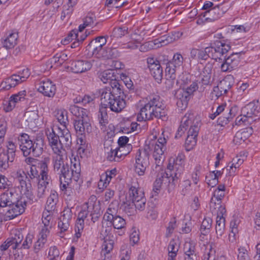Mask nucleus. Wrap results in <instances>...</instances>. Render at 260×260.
Instances as JSON below:
<instances>
[{
    "label": "nucleus",
    "instance_id": "1",
    "mask_svg": "<svg viewBox=\"0 0 260 260\" xmlns=\"http://www.w3.org/2000/svg\"><path fill=\"white\" fill-rule=\"evenodd\" d=\"M140 108L137 119L139 121L150 120L154 117L164 120L166 112L159 96L152 95L140 101Z\"/></svg>",
    "mask_w": 260,
    "mask_h": 260
},
{
    "label": "nucleus",
    "instance_id": "2",
    "mask_svg": "<svg viewBox=\"0 0 260 260\" xmlns=\"http://www.w3.org/2000/svg\"><path fill=\"white\" fill-rule=\"evenodd\" d=\"M52 161L54 171L59 175H63L68 180L74 177V180L78 181L80 172V165L78 160L72 155L71 159V167L64 165L63 155L65 152L54 153Z\"/></svg>",
    "mask_w": 260,
    "mask_h": 260
},
{
    "label": "nucleus",
    "instance_id": "3",
    "mask_svg": "<svg viewBox=\"0 0 260 260\" xmlns=\"http://www.w3.org/2000/svg\"><path fill=\"white\" fill-rule=\"evenodd\" d=\"M46 133L49 142L54 153L65 152L66 149H69L72 144V137L68 129L58 132V135L55 133L54 128L51 127L46 130Z\"/></svg>",
    "mask_w": 260,
    "mask_h": 260
},
{
    "label": "nucleus",
    "instance_id": "4",
    "mask_svg": "<svg viewBox=\"0 0 260 260\" xmlns=\"http://www.w3.org/2000/svg\"><path fill=\"white\" fill-rule=\"evenodd\" d=\"M19 148L24 156L32 155L37 157L43 152V143L42 140L33 142L30 139L29 136L25 133H22L17 138Z\"/></svg>",
    "mask_w": 260,
    "mask_h": 260
},
{
    "label": "nucleus",
    "instance_id": "5",
    "mask_svg": "<svg viewBox=\"0 0 260 260\" xmlns=\"http://www.w3.org/2000/svg\"><path fill=\"white\" fill-rule=\"evenodd\" d=\"M200 125V120L196 115L192 112H188L182 117L181 124L178 129L175 137L176 138L181 137L187 127H189L187 136L197 138Z\"/></svg>",
    "mask_w": 260,
    "mask_h": 260
},
{
    "label": "nucleus",
    "instance_id": "6",
    "mask_svg": "<svg viewBox=\"0 0 260 260\" xmlns=\"http://www.w3.org/2000/svg\"><path fill=\"white\" fill-rule=\"evenodd\" d=\"M101 104L115 113L121 112L125 107V101L120 96L113 93L111 89H104L101 95Z\"/></svg>",
    "mask_w": 260,
    "mask_h": 260
},
{
    "label": "nucleus",
    "instance_id": "7",
    "mask_svg": "<svg viewBox=\"0 0 260 260\" xmlns=\"http://www.w3.org/2000/svg\"><path fill=\"white\" fill-rule=\"evenodd\" d=\"M167 139L160 137L157 140L149 141V149L152 152V156L156 166L160 167L165 159V152L166 151Z\"/></svg>",
    "mask_w": 260,
    "mask_h": 260
},
{
    "label": "nucleus",
    "instance_id": "8",
    "mask_svg": "<svg viewBox=\"0 0 260 260\" xmlns=\"http://www.w3.org/2000/svg\"><path fill=\"white\" fill-rule=\"evenodd\" d=\"M16 147L13 143L9 142L7 150L0 147V171H6L9 167V162H13L15 157Z\"/></svg>",
    "mask_w": 260,
    "mask_h": 260
},
{
    "label": "nucleus",
    "instance_id": "9",
    "mask_svg": "<svg viewBox=\"0 0 260 260\" xmlns=\"http://www.w3.org/2000/svg\"><path fill=\"white\" fill-rule=\"evenodd\" d=\"M184 159V154L182 153H179L176 159L172 158L170 159L168 170L171 171L170 175L171 176L173 182L177 181L182 173Z\"/></svg>",
    "mask_w": 260,
    "mask_h": 260
},
{
    "label": "nucleus",
    "instance_id": "10",
    "mask_svg": "<svg viewBox=\"0 0 260 260\" xmlns=\"http://www.w3.org/2000/svg\"><path fill=\"white\" fill-rule=\"evenodd\" d=\"M149 165V154L146 149L138 150L136 154L135 172L139 176L145 174L146 168Z\"/></svg>",
    "mask_w": 260,
    "mask_h": 260
},
{
    "label": "nucleus",
    "instance_id": "11",
    "mask_svg": "<svg viewBox=\"0 0 260 260\" xmlns=\"http://www.w3.org/2000/svg\"><path fill=\"white\" fill-rule=\"evenodd\" d=\"M120 52L115 48H93L92 55L95 58L107 60L120 56Z\"/></svg>",
    "mask_w": 260,
    "mask_h": 260
},
{
    "label": "nucleus",
    "instance_id": "12",
    "mask_svg": "<svg viewBox=\"0 0 260 260\" xmlns=\"http://www.w3.org/2000/svg\"><path fill=\"white\" fill-rule=\"evenodd\" d=\"M26 207V202L22 199H17V201L9 206V209L7 211L5 215L6 220H11L17 216L22 214Z\"/></svg>",
    "mask_w": 260,
    "mask_h": 260
},
{
    "label": "nucleus",
    "instance_id": "13",
    "mask_svg": "<svg viewBox=\"0 0 260 260\" xmlns=\"http://www.w3.org/2000/svg\"><path fill=\"white\" fill-rule=\"evenodd\" d=\"M233 78L232 76H228L223 80L221 81L217 86L214 87L211 93L212 100H217L232 87V83Z\"/></svg>",
    "mask_w": 260,
    "mask_h": 260
},
{
    "label": "nucleus",
    "instance_id": "14",
    "mask_svg": "<svg viewBox=\"0 0 260 260\" xmlns=\"http://www.w3.org/2000/svg\"><path fill=\"white\" fill-rule=\"evenodd\" d=\"M110 228H103L101 233V238L103 239L104 242L102 245V254L106 255L110 253L113 249L115 241V238L110 233Z\"/></svg>",
    "mask_w": 260,
    "mask_h": 260
},
{
    "label": "nucleus",
    "instance_id": "15",
    "mask_svg": "<svg viewBox=\"0 0 260 260\" xmlns=\"http://www.w3.org/2000/svg\"><path fill=\"white\" fill-rule=\"evenodd\" d=\"M220 16L219 7L210 9L201 13L198 17L197 23L203 25L207 22L214 21Z\"/></svg>",
    "mask_w": 260,
    "mask_h": 260
},
{
    "label": "nucleus",
    "instance_id": "16",
    "mask_svg": "<svg viewBox=\"0 0 260 260\" xmlns=\"http://www.w3.org/2000/svg\"><path fill=\"white\" fill-rule=\"evenodd\" d=\"M215 213L217 214L215 226L216 237L220 238L223 235L225 231V216L226 215L225 206H219L218 210Z\"/></svg>",
    "mask_w": 260,
    "mask_h": 260
},
{
    "label": "nucleus",
    "instance_id": "17",
    "mask_svg": "<svg viewBox=\"0 0 260 260\" xmlns=\"http://www.w3.org/2000/svg\"><path fill=\"white\" fill-rule=\"evenodd\" d=\"M147 62L151 75L157 82L160 81L162 78L163 72L159 61L153 57H148Z\"/></svg>",
    "mask_w": 260,
    "mask_h": 260
},
{
    "label": "nucleus",
    "instance_id": "18",
    "mask_svg": "<svg viewBox=\"0 0 260 260\" xmlns=\"http://www.w3.org/2000/svg\"><path fill=\"white\" fill-rule=\"evenodd\" d=\"M20 198V195L14 190H9L3 192L0 195V208L11 206Z\"/></svg>",
    "mask_w": 260,
    "mask_h": 260
},
{
    "label": "nucleus",
    "instance_id": "19",
    "mask_svg": "<svg viewBox=\"0 0 260 260\" xmlns=\"http://www.w3.org/2000/svg\"><path fill=\"white\" fill-rule=\"evenodd\" d=\"M38 90L44 96L53 97L56 91V85L49 79L42 80L39 84Z\"/></svg>",
    "mask_w": 260,
    "mask_h": 260
},
{
    "label": "nucleus",
    "instance_id": "20",
    "mask_svg": "<svg viewBox=\"0 0 260 260\" xmlns=\"http://www.w3.org/2000/svg\"><path fill=\"white\" fill-rule=\"evenodd\" d=\"M74 128L77 135L89 133L91 129L89 117H84L83 118L75 120Z\"/></svg>",
    "mask_w": 260,
    "mask_h": 260
},
{
    "label": "nucleus",
    "instance_id": "21",
    "mask_svg": "<svg viewBox=\"0 0 260 260\" xmlns=\"http://www.w3.org/2000/svg\"><path fill=\"white\" fill-rule=\"evenodd\" d=\"M26 93V92L25 90H22L16 94L12 95L9 100L6 101L4 105V109L5 111L6 112L12 111L15 107L17 103L25 99Z\"/></svg>",
    "mask_w": 260,
    "mask_h": 260
},
{
    "label": "nucleus",
    "instance_id": "22",
    "mask_svg": "<svg viewBox=\"0 0 260 260\" xmlns=\"http://www.w3.org/2000/svg\"><path fill=\"white\" fill-rule=\"evenodd\" d=\"M175 96L177 99L176 104L178 107L181 110L185 109L187 107L190 95L185 90V88L178 89Z\"/></svg>",
    "mask_w": 260,
    "mask_h": 260
},
{
    "label": "nucleus",
    "instance_id": "23",
    "mask_svg": "<svg viewBox=\"0 0 260 260\" xmlns=\"http://www.w3.org/2000/svg\"><path fill=\"white\" fill-rule=\"evenodd\" d=\"M23 236L20 233L15 234L14 237L8 238L0 246V249L2 251H5L12 246L13 249H19V244L22 240Z\"/></svg>",
    "mask_w": 260,
    "mask_h": 260
},
{
    "label": "nucleus",
    "instance_id": "24",
    "mask_svg": "<svg viewBox=\"0 0 260 260\" xmlns=\"http://www.w3.org/2000/svg\"><path fill=\"white\" fill-rule=\"evenodd\" d=\"M90 34V32L87 34V31H86L85 35H81L79 36L77 30H73L70 32L68 37L62 40L61 42L63 45H67L69 42L74 39L77 40L78 42H74L72 45V47H75L77 44H79V42H82Z\"/></svg>",
    "mask_w": 260,
    "mask_h": 260
},
{
    "label": "nucleus",
    "instance_id": "25",
    "mask_svg": "<svg viewBox=\"0 0 260 260\" xmlns=\"http://www.w3.org/2000/svg\"><path fill=\"white\" fill-rule=\"evenodd\" d=\"M224 195V192L215 190L214 191L210 203V208L212 213L217 212L219 206H223L220 205V203Z\"/></svg>",
    "mask_w": 260,
    "mask_h": 260
},
{
    "label": "nucleus",
    "instance_id": "26",
    "mask_svg": "<svg viewBox=\"0 0 260 260\" xmlns=\"http://www.w3.org/2000/svg\"><path fill=\"white\" fill-rule=\"evenodd\" d=\"M91 64L89 61L86 60L74 61L71 64V69L73 72L75 73H81L90 70L91 68Z\"/></svg>",
    "mask_w": 260,
    "mask_h": 260
},
{
    "label": "nucleus",
    "instance_id": "27",
    "mask_svg": "<svg viewBox=\"0 0 260 260\" xmlns=\"http://www.w3.org/2000/svg\"><path fill=\"white\" fill-rule=\"evenodd\" d=\"M89 202L86 203L82 207V210L79 212L78 215V218L76 221V228H79V230H83L84 226V220L87 217L89 213L88 209L89 208ZM91 205V203H90Z\"/></svg>",
    "mask_w": 260,
    "mask_h": 260
},
{
    "label": "nucleus",
    "instance_id": "28",
    "mask_svg": "<svg viewBox=\"0 0 260 260\" xmlns=\"http://www.w3.org/2000/svg\"><path fill=\"white\" fill-rule=\"evenodd\" d=\"M259 113V109L258 106L254 103H249L242 108L241 110L242 115L247 118L257 116Z\"/></svg>",
    "mask_w": 260,
    "mask_h": 260
},
{
    "label": "nucleus",
    "instance_id": "29",
    "mask_svg": "<svg viewBox=\"0 0 260 260\" xmlns=\"http://www.w3.org/2000/svg\"><path fill=\"white\" fill-rule=\"evenodd\" d=\"M18 34L16 32H8L3 41V46L6 49H12L17 44Z\"/></svg>",
    "mask_w": 260,
    "mask_h": 260
},
{
    "label": "nucleus",
    "instance_id": "30",
    "mask_svg": "<svg viewBox=\"0 0 260 260\" xmlns=\"http://www.w3.org/2000/svg\"><path fill=\"white\" fill-rule=\"evenodd\" d=\"M58 202V196L57 192L54 190H51L50 194L47 198L45 210L49 212H53L56 209V204Z\"/></svg>",
    "mask_w": 260,
    "mask_h": 260
},
{
    "label": "nucleus",
    "instance_id": "31",
    "mask_svg": "<svg viewBox=\"0 0 260 260\" xmlns=\"http://www.w3.org/2000/svg\"><path fill=\"white\" fill-rule=\"evenodd\" d=\"M77 2V0H69L67 4L63 6L60 16L62 21H67L70 18L73 11V7Z\"/></svg>",
    "mask_w": 260,
    "mask_h": 260
},
{
    "label": "nucleus",
    "instance_id": "32",
    "mask_svg": "<svg viewBox=\"0 0 260 260\" xmlns=\"http://www.w3.org/2000/svg\"><path fill=\"white\" fill-rule=\"evenodd\" d=\"M20 79L21 78L17 76V75H13L3 81L1 84L0 87L3 89L9 90L12 87H14L20 83V82L19 80V79Z\"/></svg>",
    "mask_w": 260,
    "mask_h": 260
},
{
    "label": "nucleus",
    "instance_id": "33",
    "mask_svg": "<svg viewBox=\"0 0 260 260\" xmlns=\"http://www.w3.org/2000/svg\"><path fill=\"white\" fill-rule=\"evenodd\" d=\"M215 48L218 56V59L220 61L222 60V57H224V55L230 50L231 46L221 41H217L215 43Z\"/></svg>",
    "mask_w": 260,
    "mask_h": 260
},
{
    "label": "nucleus",
    "instance_id": "34",
    "mask_svg": "<svg viewBox=\"0 0 260 260\" xmlns=\"http://www.w3.org/2000/svg\"><path fill=\"white\" fill-rule=\"evenodd\" d=\"M56 118L60 123V125L58 126V131H62L63 129H68L67 128V125L69 123V121L67 116V112L60 110L57 112L56 115Z\"/></svg>",
    "mask_w": 260,
    "mask_h": 260
},
{
    "label": "nucleus",
    "instance_id": "35",
    "mask_svg": "<svg viewBox=\"0 0 260 260\" xmlns=\"http://www.w3.org/2000/svg\"><path fill=\"white\" fill-rule=\"evenodd\" d=\"M121 208L128 216L134 215L136 213V209L132 201L128 200L127 197L121 200Z\"/></svg>",
    "mask_w": 260,
    "mask_h": 260
},
{
    "label": "nucleus",
    "instance_id": "36",
    "mask_svg": "<svg viewBox=\"0 0 260 260\" xmlns=\"http://www.w3.org/2000/svg\"><path fill=\"white\" fill-rule=\"evenodd\" d=\"M129 200L133 201L134 200L138 199L139 197L144 194L143 189L140 187L138 184L132 185L128 191Z\"/></svg>",
    "mask_w": 260,
    "mask_h": 260
},
{
    "label": "nucleus",
    "instance_id": "37",
    "mask_svg": "<svg viewBox=\"0 0 260 260\" xmlns=\"http://www.w3.org/2000/svg\"><path fill=\"white\" fill-rule=\"evenodd\" d=\"M181 194L185 196L187 194H192L194 193V191L198 188L197 185L192 184L189 180L187 179L184 180L181 186Z\"/></svg>",
    "mask_w": 260,
    "mask_h": 260
},
{
    "label": "nucleus",
    "instance_id": "38",
    "mask_svg": "<svg viewBox=\"0 0 260 260\" xmlns=\"http://www.w3.org/2000/svg\"><path fill=\"white\" fill-rule=\"evenodd\" d=\"M50 159L49 157H45L43 160L39 162L40 168L41 170L40 179L50 180V177L48 175V165L49 163Z\"/></svg>",
    "mask_w": 260,
    "mask_h": 260
},
{
    "label": "nucleus",
    "instance_id": "39",
    "mask_svg": "<svg viewBox=\"0 0 260 260\" xmlns=\"http://www.w3.org/2000/svg\"><path fill=\"white\" fill-rule=\"evenodd\" d=\"M69 110L72 114L78 117V119L83 118L84 117H89L87 115L88 111L86 109L75 105H71Z\"/></svg>",
    "mask_w": 260,
    "mask_h": 260
},
{
    "label": "nucleus",
    "instance_id": "40",
    "mask_svg": "<svg viewBox=\"0 0 260 260\" xmlns=\"http://www.w3.org/2000/svg\"><path fill=\"white\" fill-rule=\"evenodd\" d=\"M116 172L117 170L116 169L107 171L104 174L102 175L100 182H103V185L107 187L111 181V179L116 176Z\"/></svg>",
    "mask_w": 260,
    "mask_h": 260
},
{
    "label": "nucleus",
    "instance_id": "41",
    "mask_svg": "<svg viewBox=\"0 0 260 260\" xmlns=\"http://www.w3.org/2000/svg\"><path fill=\"white\" fill-rule=\"evenodd\" d=\"M204 49L192 48L190 50L189 59L190 60H206Z\"/></svg>",
    "mask_w": 260,
    "mask_h": 260
},
{
    "label": "nucleus",
    "instance_id": "42",
    "mask_svg": "<svg viewBox=\"0 0 260 260\" xmlns=\"http://www.w3.org/2000/svg\"><path fill=\"white\" fill-rule=\"evenodd\" d=\"M108 221H110L114 229L118 230H122L126 224L125 220L119 216H111V218H109Z\"/></svg>",
    "mask_w": 260,
    "mask_h": 260
},
{
    "label": "nucleus",
    "instance_id": "43",
    "mask_svg": "<svg viewBox=\"0 0 260 260\" xmlns=\"http://www.w3.org/2000/svg\"><path fill=\"white\" fill-rule=\"evenodd\" d=\"M49 180L43 179L39 180L37 187V197L39 198H44L47 191V186L49 183Z\"/></svg>",
    "mask_w": 260,
    "mask_h": 260
},
{
    "label": "nucleus",
    "instance_id": "44",
    "mask_svg": "<svg viewBox=\"0 0 260 260\" xmlns=\"http://www.w3.org/2000/svg\"><path fill=\"white\" fill-rule=\"evenodd\" d=\"M99 77L104 83H110L115 79L113 71L109 70H105L101 73Z\"/></svg>",
    "mask_w": 260,
    "mask_h": 260
},
{
    "label": "nucleus",
    "instance_id": "45",
    "mask_svg": "<svg viewBox=\"0 0 260 260\" xmlns=\"http://www.w3.org/2000/svg\"><path fill=\"white\" fill-rule=\"evenodd\" d=\"M162 173L161 174L160 176H157V178L156 179L154 183V186H153V190H155V192H156V190H159L160 188L161 185L163 183V182L165 180H169V182L171 183V180L172 181V179L171 178V176H170L169 177H167L166 176L168 175V174H164V175H162ZM175 181L174 182L172 181V183L173 184L175 183Z\"/></svg>",
    "mask_w": 260,
    "mask_h": 260
},
{
    "label": "nucleus",
    "instance_id": "46",
    "mask_svg": "<svg viewBox=\"0 0 260 260\" xmlns=\"http://www.w3.org/2000/svg\"><path fill=\"white\" fill-rule=\"evenodd\" d=\"M179 249L178 246L174 240H171L168 245V260H174Z\"/></svg>",
    "mask_w": 260,
    "mask_h": 260
},
{
    "label": "nucleus",
    "instance_id": "47",
    "mask_svg": "<svg viewBox=\"0 0 260 260\" xmlns=\"http://www.w3.org/2000/svg\"><path fill=\"white\" fill-rule=\"evenodd\" d=\"M212 223V220L210 218H205L204 219L200 228L201 233V238L202 235L206 236L209 233Z\"/></svg>",
    "mask_w": 260,
    "mask_h": 260
},
{
    "label": "nucleus",
    "instance_id": "48",
    "mask_svg": "<svg viewBox=\"0 0 260 260\" xmlns=\"http://www.w3.org/2000/svg\"><path fill=\"white\" fill-rule=\"evenodd\" d=\"M95 20V16L93 14H88L83 19V23L79 26V30L81 32L87 26H91Z\"/></svg>",
    "mask_w": 260,
    "mask_h": 260
},
{
    "label": "nucleus",
    "instance_id": "49",
    "mask_svg": "<svg viewBox=\"0 0 260 260\" xmlns=\"http://www.w3.org/2000/svg\"><path fill=\"white\" fill-rule=\"evenodd\" d=\"M132 40H133L128 42L127 44H124L123 48L131 50L137 48L138 44L140 43L142 38L139 36H137L136 34H134L132 36Z\"/></svg>",
    "mask_w": 260,
    "mask_h": 260
},
{
    "label": "nucleus",
    "instance_id": "50",
    "mask_svg": "<svg viewBox=\"0 0 260 260\" xmlns=\"http://www.w3.org/2000/svg\"><path fill=\"white\" fill-rule=\"evenodd\" d=\"M223 30L227 33L235 35L236 32H245L247 31L243 25H231L223 28Z\"/></svg>",
    "mask_w": 260,
    "mask_h": 260
},
{
    "label": "nucleus",
    "instance_id": "51",
    "mask_svg": "<svg viewBox=\"0 0 260 260\" xmlns=\"http://www.w3.org/2000/svg\"><path fill=\"white\" fill-rule=\"evenodd\" d=\"M107 158L110 161H120L123 159L122 157H120L118 147L113 149H111L110 151L107 153Z\"/></svg>",
    "mask_w": 260,
    "mask_h": 260
},
{
    "label": "nucleus",
    "instance_id": "52",
    "mask_svg": "<svg viewBox=\"0 0 260 260\" xmlns=\"http://www.w3.org/2000/svg\"><path fill=\"white\" fill-rule=\"evenodd\" d=\"M136 210L140 211H143L146 207V199L144 194L139 197L138 199L134 200L133 201Z\"/></svg>",
    "mask_w": 260,
    "mask_h": 260
},
{
    "label": "nucleus",
    "instance_id": "53",
    "mask_svg": "<svg viewBox=\"0 0 260 260\" xmlns=\"http://www.w3.org/2000/svg\"><path fill=\"white\" fill-rule=\"evenodd\" d=\"M107 39L105 37L100 36L92 40L89 45L93 48H102L106 45Z\"/></svg>",
    "mask_w": 260,
    "mask_h": 260
},
{
    "label": "nucleus",
    "instance_id": "54",
    "mask_svg": "<svg viewBox=\"0 0 260 260\" xmlns=\"http://www.w3.org/2000/svg\"><path fill=\"white\" fill-rule=\"evenodd\" d=\"M183 57L180 53H175L171 61L168 63L174 67L175 68H180L183 64Z\"/></svg>",
    "mask_w": 260,
    "mask_h": 260
},
{
    "label": "nucleus",
    "instance_id": "55",
    "mask_svg": "<svg viewBox=\"0 0 260 260\" xmlns=\"http://www.w3.org/2000/svg\"><path fill=\"white\" fill-rule=\"evenodd\" d=\"M24 117L28 124H32L36 123V121L38 119V115L37 111H28L25 113Z\"/></svg>",
    "mask_w": 260,
    "mask_h": 260
},
{
    "label": "nucleus",
    "instance_id": "56",
    "mask_svg": "<svg viewBox=\"0 0 260 260\" xmlns=\"http://www.w3.org/2000/svg\"><path fill=\"white\" fill-rule=\"evenodd\" d=\"M184 251L185 255L196 254V243L193 241L186 242L184 245Z\"/></svg>",
    "mask_w": 260,
    "mask_h": 260
},
{
    "label": "nucleus",
    "instance_id": "57",
    "mask_svg": "<svg viewBox=\"0 0 260 260\" xmlns=\"http://www.w3.org/2000/svg\"><path fill=\"white\" fill-rule=\"evenodd\" d=\"M225 59L230 63L232 67L235 69L238 67L240 62L239 53H232Z\"/></svg>",
    "mask_w": 260,
    "mask_h": 260
},
{
    "label": "nucleus",
    "instance_id": "58",
    "mask_svg": "<svg viewBox=\"0 0 260 260\" xmlns=\"http://www.w3.org/2000/svg\"><path fill=\"white\" fill-rule=\"evenodd\" d=\"M215 256V250L213 249L211 245H208L206 247L203 260H214Z\"/></svg>",
    "mask_w": 260,
    "mask_h": 260
},
{
    "label": "nucleus",
    "instance_id": "59",
    "mask_svg": "<svg viewBox=\"0 0 260 260\" xmlns=\"http://www.w3.org/2000/svg\"><path fill=\"white\" fill-rule=\"evenodd\" d=\"M53 212H49L46 210L43 212L42 214V223L41 225L46 226H52V214Z\"/></svg>",
    "mask_w": 260,
    "mask_h": 260
},
{
    "label": "nucleus",
    "instance_id": "60",
    "mask_svg": "<svg viewBox=\"0 0 260 260\" xmlns=\"http://www.w3.org/2000/svg\"><path fill=\"white\" fill-rule=\"evenodd\" d=\"M70 222L63 220L60 219L58 223V227L60 230L59 233V236L62 238L64 236L63 234V232H66L70 228Z\"/></svg>",
    "mask_w": 260,
    "mask_h": 260
},
{
    "label": "nucleus",
    "instance_id": "61",
    "mask_svg": "<svg viewBox=\"0 0 260 260\" xmlns=\"http://www.w3.org/2000/svg\"><path fill=\"white\" fill-rule=\"evenodd\" d=\"M204 50L206 56V60L210 57L217 61L218 56L216 54L215 46L207 47L205 48Z\"/></svg>",
    "mask_w": 260,
    "mask_h": 260
},
{
    "label": "nucleus",
    "instance_id": "62",
    "mask_svg": "<svg viewBox=\"0 0 260 260\" xmlns=\"http://www.w3.org/2000/svg\"><path fill=\"white\" fill-rule=\"evenodd\" d=\"M197 138L187 136L185 142V147L187 151L191 150L196 145Z\"/></svg>",
    "mask_w": 260,
    "mask_h": 260
},
{
    "label": "nucleus",
    "instance_id": "63",
    "mask_svg": "<svg viewBox=\"0 0 260 260\" xmlns=\"http://www.w3.org/2000/svg\"><path fill=\"white\" fill-rule=\"evenodd\" d=\"M218 66L220 68L221 71L224 72H231L234 70L225 57L222 58V60L219 61Z\"/></svg>",
    "mask_w": 260,
    "mask_h": 260
},
{
    "label": "nucleus",
    "instance_id": "64",
    "mask_svg": "<svg viewBox=\"0 0 260 260\" xmlns=\"http://www.w3.org/2000/svg\"><path fill=\"white\" fill-rule=\"evenodd\" d=\"M72 208V207L68 206L65 208L62 212L60 219L71 222L73 216Z\"/></svg>",
    "mask_w": 260,
    "mask_h": 260
}]
</instances>
